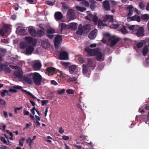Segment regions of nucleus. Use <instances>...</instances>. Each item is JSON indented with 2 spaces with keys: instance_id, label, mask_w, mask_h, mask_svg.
<instances>
[{
  "instance_id": "nucleus-1",
  "label": "nucleus",
  "mask_w": 149,
  "mask_h": 149,
  "mask_svg": "<svg viewBox=\"0 0 149 149\" xmlns=\"http://www.w3.org/2000/svg\"><path fill=\"white\" fill-rule=\"evenodd\" d=\"M47 74L49 76H52L56 74L57 75H59L62 78L64 77V74L61 71L57 70L52 67H48L46 69Z\"/></svg>"
},
{
  "instance_id": "nucleus-2",
  "label": "nucleus",
  "mask_w": 149,
  "mask_h": 149,
  "mask_svg": "<svg viewBox=\"0 0 149 149\" xmlns=\"http://www.w3.org/2000/svg\"><path fill=\"white\" fill-rule=\"evenodd\" d=\"M84 50L87 52L88 56H95L97 54L99 51V49L97 48L91 49L89 47H86Z\"/></svg>"
},
{
  "instance_id": "nucleus-3",
  "label": "nucleus",
  "mask_w": 149,
  "mask_h": 149,
  "mask_svg": "<svg viewBox=\"0 0 149 149\" xmlns=\"http://www.w3.org/2000/svg\"><path fill=\"white\" fill-rule=\"evenodd\" d=\"M62 40L61 36L59 35H57L54 40V44L55 48L57 49L58 48L60 42Z\"/></svg>"
},
{
  "instance_id": "nucleus-4",
  "label": "nucleus",
  "mask_w": 149,
  "mask_h": 149,
  "mask_svg": "<svg viewBox=\"0 0 149 149\" xmlns=\"http://www.w3.org/2000/svg\"><path fill=\"white\" fill-rule=\"evenodd\" d=\"M25 40L27 43L31 44L33 46H35L36 44V40L32 37H26L25 38Z\"/></svg>"
},
{
  "instance_id": "nucleus-5",
  "label": "nucleus",
  "mask_w": 149,
  "mask_h": 149,
  "mask_svg": "<svg viewBox=\"0 0 149 149\" xmlns=\"http://www.w3.org/2000/svg\"><path fill=\"white\" fill-rule=\"evenodd\" d=\"M113 16L107 15L102 16V20L104 22H106L108 21L109 22L113 23Z\"/></svg>"
},
{
  "instance_id": "nucleus-6",
  "label": "nucleus",
  "mask_w": 149,
  "mask_h": 149,
  "mask_svg": "<svg viewBox=\"0 0 149 149\" xmlns=\"http://www.w3.org/2000/svg\"><path fill=\"white\" fill-rule=\"evenodd\" d=\"M104 38L101 41L102 43L104 44H106L107 42V40L106 39V37H108L109 38L108 41H111L112 39L115 38V36H113L112 37H111V35L109 33H106L103 34Z\"/></svg>"
},
{
  "instance_id": "nucleus-7",
  "label": "nucleus",
  "mask_w": 149,
  "mask_h": 149,
  "mask_svg": "<svg viewBox=\"0 0 149 149\" xmlns=\"http://www.w3.org/2000/svg\"><path fill=\"white\" fill-rule=\"evenodd\" d=\"M87 63L86 65H87V66L89 68H91L93 69H94L96 66V63L94 61L93 59L88 58L87 59Z\"/></svg>"
},
{
  "instance_id": "nucleus-8",
  "label": "nucleus",
  "mask_w": 149,
  "mask_h": 149,
  "mask_svg": "<svg viewBox=\"0 0 149 149\" xmlns=\"http://www.w3.org/2000/svg\"><path fill=\"white\" fill-rule=\"evenodd\" d=\"M125 9L128 11V13L127 16V17L130 18L133 14L134 8L132 6L128 5L125 7Z\"/></svg>"
},
{
  "instance_id": "nucleus-9",
  "label": "nucleus",
  "mask_w": 149,
  "mask_h": 149,
  "mask_svg": "<svg viewBox=\"0 0 149 149\" xmlns=\"http://www.w3.org/2000/svg\"><path fill=\"white\" fill-rule=\"evenodd\" d=\"M102 6L105 10L109 11L110 10V6L109 1L105 0L102 3Z\"/></svg>"
},
{
  "instance_id": "nucleus-10",
  "label": "nucleus",
  "mask_w": 149,
  "mask_h": 149,
  "mask_svg": "<svg viewBox=\"0 0 149 149\" xmlns=\"http://www.w3.org/2000/svg\"><path fill=\"white\" fill-rule=\"evenodd\" d=\"M68 53L65 51H63L60 53L59 59L61 60H67L68 59Z\"/></svg>"
},
{
  "instance_id": "nucleus-11",
  "label": "nucleus",
  "mask_w": 149,
  "mask_h": 149,
  "mask_svg": "<svg viewBox=\"0 0 149 149\" xmlns=\"http://www.w3.org/2000/svg\"><path fill=\"white\" fill-rule=\"evenodd\" d=\"M144 28L142 27H140L137 30L136 33V36L138 37L143 36H144Z\"/></svg>"
},
{
  "instance_id": "nucleus-12",
  "label": "nucleus",
  "mask_w": 149,
  "mask_h": 149,
  "mask_svg": "<svg viewBox=\"0 0 149 149\" xmlns=\"http://www.w3.org/2000/svg\"><path fill=\"white\" fill-rule=\"evenodd\" d=\"M67 15L69 19H73L75 15L74 10L71 9L69 10L67 12Z\"/></svg>"
},
{
  "instance_id": "nucleus-13",
  "label": "nucleus",
  "mask_w": 149,
  "mask_h": 149,
  "mask_svg": "<svg viewBox=\"0 0 149 149\" xmlns=\"http://www.w3.org/2000/svg\"><path fill=\"white\" fill-rule=\"evenodd\" d=\"M0 67L2 70H3L5 72L7 73H10L11 72L10 69L7 66L3 64L0 63Z\"/></svg>"
},
{
  "instance_id": "nucleus-14",
  "label": "nucleus",
  "mask_w": 149,
  "mask_h": 149,
  "mask_svg": "<svg viewBox=\"0 0 149 149\" xmlns=\"http://www.w3.org/2000/svg\"><path fill=\"white\" fill-rule=\"evenodd\" d=\"M54 17L56 20H59L63 18V15L61 12H57L55 13Z\"/></svg>"
},
{
  "instance_id": "nucleus-15",
  "label": "nucleus",
  "mask_w": 149,
  "mask_h": 149,
  "mask_svg": "<svg viewBox=\"0 0 149 149\" xmlns=\"http://www.w3.org/2000/svg\"><path fill=\"white\" fill-rule=\"evenodd\" d=\"M13 88H10L9 90V92H10L12 93H16L17 92V91L16 90L22 89V86H19L18 85L14 86L13 87Z\"/></svg>"
},
{
  "instance_id": "nucleus-16",
  "label": "nucleus",
  "mask_w": 149,
  "mask_h": 149,
  "mask_svg": "<svg viewBox=\"0 0 149 149\" xmlns=\"http://www.w3.org/2000/svg\"><path fill=\"white\" fill-rule=\"evenodd\" d=\"M82 67L83 74L84 75L89 74L88 69L90 68L87 66V65L84 64L82 65Z\"/></svg>"
},
{
  "instance_id": "nucleus-17",
  "label": "nucleus",
  "mask_w": 149,
  "mask_h": 149,
  "mask_svg": "<svg viewBox=\"0 0 149 149\" xmlns=\"http://www.w3.org/2000/svg\"><path fill=\"white\" fill-rule=\"evenodd\" d=\"M84 32L82 25L81 24H80L79 26L78 29L76 31L77 34L79 35H81Z\"/></svg>"
},
{
  "instance_id": "nucleus-18",
  "label": "nucleus",
  "mask_w": 149,
  "mask_h": 149,
  "mask_svg": "<svg viewBox=\"0 0 149 149\" xmlns=\"http://www.w3.org/2000/svg\"><path fill=\"white\" fill-rule=\"evenodd\" d=\"M34 50V48L32 46H29L26 48V52L27 55L31 54Z\"/></svg>"
},
{
  "instance_id": "nucleus-19",
  "label": "nucleus",
  "mask_w": 149,
  "mask_h": 149,
  "mask_svg": "<svg viewBox=\"0 0 149 149\" xmlns=\"http://www.w3.org/2000/svg\"><path fill=\"white\" fill-rule=\"evenodd\" d=\"M50 46V43L47 40L43 41L42 42L41 46L44 48L46 49L49 47Z\"/></svg>"
},
{
  "instance_id": "nucleus-20",
  "label": "nucleus",
  "mask_w": 149,
  "mask_h": 149,
  "mask_svg": "<svg viewBox=\"0 0 149 149\" xmlns=\"http://www.w3.org/2000/svg\"><path fill=\"white\" fill-rule=\"evenodd\" d=\"M119 40L120 38H116L113 40L112 39L111 40V42L109 44L110 46L111 47H113L117 44V42Z\"/></svg>"
},
{
  "instance_id": "nucleus-21",
  "label": "nucleus",
  "mask_w": 149,
  "mask_h": 149,
  "mask_svg": "<svg viewBox=\"0 0 149 149\" xmlns=\"http://www.w3.org/2000/svg\"><path fill=\"white\" fill-rule=\"evenodd\" d=\"M96 36V33L95 31H91L88 35V37L91 40L94 39Z\"/></svg>"
},
{
  "instance_id": "nucleus-22",
  "label": "nucleus",
  "mask_w": 149,
  "mask_h": 149,
  "mask_svg": "<svg viewBox=\"0 0 149 149\" xmlns=\"http://www.w3.org/2000/svg\"><path fill=\"white\" fill-rule=\"evenodd\" d=\"M32 74H33L32 79L33 82L36 85H37V72H34L33 74H30L29 75L31 76Z\"/></svg>"
},
{
  "instance_id": "nucleus-23",
  "label": "nucleus",
  "mask_w": 149,
  "mask_h": 149,
  "mask_svg": "<svg viewBox=\"0 0 149 149\" xmlns=\"http://www.w3.org/2000/svg\"><path fill=\"white\" fill-rule=\"evenodd\" d=\"M29 116L31 120H34V123L35 124H33L34 127H35L36 126V127H37V116H35V118L34 116L32 115L31 114L29 115Z\"/></svg>"
},
{
  "instance_id": "nucleus-24",
  "label": "nucleus",
  "mask_w": 149,
  "mask_h": 149,
  "mask_svg": "<svg viewBox=\"0 0 149 149\" xmlns=\"http://www.w3.org/2000/svg\"><path fill=\"white\" fill-rule=\"evenodd\" d=\"M97 55L96 57V59L98 61H103L104 59L102 58V55L101 52H99L96 54Z\"/></svg>"
},
{
  "instance_id": "nucleus-25",
  "label": "nucleus",
  "mask_w": 149,
  "mask_h": 149,
  "mask_svg": "<svg viewBox=\"0 0 149 149\" xmlns=\"http://www.w3.org/2000/svg\"><path fill=\"white\" fill-rule=\"evenodd\" d=\"M90 2L91 3L90 8L93 11L96 6L95 4L97 3V2L94 0H90Z\"/></svg>"
},
{
  "instance_id": "nucleus-26",
  "label": "nucleus",
  "mask_w": 149,
  "mask_h": 149,
  "mask_svg": "<svg viewBox=\"0 0 149 149\" xmlns=\"http://www.w3.org/2000/svg\"><path fill=\"white\" fill-rule=\"evenodd\" d=\"M17 31L21 35L24 34L25 32V29L20 26H18L17 27Z\"/></svg>"
},
{
  "instance_id": "nucleus-27",
  "label": "nucleus",
  "mask_w": 149,
  "mask_h": 149,
  "mask_svg": "<svg viewBox=\"0 0 149 149\" xmlns=\"http://www.w3.org/2000/svg\"><path fill=\"white\" fill-rule=\"evenodd\" d=\"M28 31L30 35L33 36H36L37 33L35 30L33 28H30L28 29Z\"/></svg>"
},
{
  "instance_id": "nucleus-28",
  "label": "nucleus",
  "mask_w": 149,
  "mask_h": 149,
  "mask_svg": "<svg viewBox=\"0 0 149 149\" xmlns=\"http://www.w3.org/2000/svg\"><path fill=\"white\" fill-rule=\"evenodd\" d=\"M129 18L131 20L136 21L138 22H140L141 20V17L136 15L132 17H130Z\"/></svg>"
},
{
  "instance_id": "nucleus-29",
  "label": "nucleus",
  "mask_w": 149,
  "mask_h": 149,
  "mask_svg": "<svg viewBox=\"0 0 149 149\" xmlns=\"http://www.w3.org/2000/svg\"><path fill=\"white\" fill-rule=\"evenodd\" d=\"M39 27H40V30H38V36L41 37L44 35L45 30L43 27H40V26Z\"/></svg>"
},
{
  "instance_id": "nucleus-30",
  "label": "nucleus",
  "mask_w": 149,
  "mask_h": 149,
  "mask_svg": "<svg viewBox=\"0 0 149 149\" xmlns=\"http://www.w3.org/2000/svg\"><path fill=\"white\" fill-rule=\"evenodd\" d=\"M83 27V29L85 33H88L90 30L91 26L89 24H87L84 26Z\"/></svg>"
},
{
  "instance_id": "nucleus-31",
  "label": "nucleus",
  "mask_w": 149,
  "mask_h": 149,
  "mask_svg": "<svg viewBox=\"0 0 149 149\" xmlns=\"http://www.w3.org/2000/svg\"><path fill=\"white\" fill-rule=\"evenodd\" d=\"M97 24L99 27L101 29L103 28V27H104V26H107V25L106 24H104L103 23V21L100 19H99L98 21Z\"/></svg>"
},
{
  "instance_id": "nucleus-32",
  "label": "nucleus",
  "mask_w": 149,
  "mask_h": 149,
  "mask_svg": "<svg viewBox=\"0 0 149 149\" xmlns=\"http://www.w3.org/2000/svg\"><path fill=\"white\" fill-rule=\"evenodd\" d=\"M77 68L75 65H71L69 67V72L70 74H72Z\"/></svg>"
},
{
  "instance_id": "nucleus-33",
  "label": "nucleus",
  "mask_w": 149,
  "mask_h": 149,
  "mask_svg": "<svg viewBox=\"0 0 149 149\" xmlns=\"http://www.w3.org/2000/svg\"><path fill=\"white\" fill-rule=\"evenodd\" d=\"M77 24L76 23H70L69 25L70 29H72L76 30L77 29Z\"/></svg>"
},
{
  "instance_id": "nucleus-34",
  "label": "nucleus",
  "mask_w": 149,
  "mask_h": 149,
  "mask_svg": "<svg viewBox=\"0 0 149 149\" xmlns=\"http://www.w3.org/2000/svg\"><path fill=\"white\" fill-rule=\"evenodd\" d=\"M44 80L41 75L38 73V86L40 85L41 82L43 81Z\"/></svg>"
},
{
  "instance_id": "nucleus-35",
  "label": "nucleus",
  "mask_w": 149,
  "mask_h": 149,
  "mask_svg": "<svg viewBox=\"0 0 149 149\" xmlns=\"http://www.w3.org/2000/svg\"><path fill=\"white\" fill-rule=\"evenodd\" d=\"M22 91L24 93H26L27 94L29 95V96H30L33 99H36V97L31 93H30L28 91L26 90L22 89Z\"/></svg>"
},
{
  "instance_id": "nucleus-36",
  "label": "nucleus",
  "mask_w": 149,
  "mask_h": 149,
  "mask_svg": "<svg viewBox=\"0 0 149 149\" xmlns=\"http://www.w3.org/2000/svg\"><path fill=\"white\" fill-rule=\"evenodd\" d=\"M148 47L146 46H144L142 51V53L144 56H146L148 53Z\"/></svg>"
},
{
  "instance_id": "nucleus-37",
  "label": "nucleus",
  "mask_w": 149,
  "mask_h": 149,
  "mask_svg": "<svg viewBox=\"0 0 149 149\" xmlns=\"http://www.w3.org/2000/svg\"><path fill=\"white\" fill-rule=\"evenodd\" d=\"M24 81L26 83L29 84H32V81L31 79L28 77H25L24 78Z\"/></svg>"
},
{
  "instance_id": "nucleus-38",
  "label": "nucleus",
  "mask_w": 149,
  "mask_h": 149,
  "mask_svg": "<svg viewBox=\"0 0 149 149\" xmlns=\"http://www.w3.org/2000/svg\"><path fill=\"white\" fill-rule=\"evenodd\" d=\"M14 74L16 76L20 78H22L23 77L22 72L20 71H18Z\"/></svg>"
},
{
  "instance_id": "nucleus-39",
  "label": "nucleus",
  "mask_w": 149,
  "mask_h": 149,
  "mask_svg": "<svg viewBox=\"0 0 149 149\" xmlns=\"http://www.w3.org/2000/svg\"><path fill=\"white\" fill-rule=\"evenodd\" d=\"M46 33L49 34H54L55 33V30L53 28H51L47 29L46 31Z\"/></svg>"
},
{
  "instance_id": "nucleus-40",
  "label": "nucleus",
  "mask_w": 149,
  "mask_h": 149,
  "mask_svg": "<svg viewBox=\"0 0 149 149\" xmlns=\"http://www.w3.org/2000/svg\"><path fill=\"white\" fill-rule=\"evenodd\" d=\"M144 43V41L139 42L137 44L136 47L139 49L141 48L143 46Z\"/></svg>"
},
{
  "instance_id": "nucleus-41",
  "label": "nucleus",
  "mask_w": 149,
  "mask_h": 149,
  "mask_svg": "<svg viewBox=\"0 0 149 149\" xmlns=\"http://www.w3.org/2000/svg\"><path fill=\"white\" fill-rule=\"evenodd\" d=\"M77 10L80 12H83L86 10V8L83 7H81L79 6H77L76 7Z\"/></svg>"
},
{
  "instance_id": "nucleus-42",
  "label": "nucleus",
  "mask_w": 149,
  "mask_h": 149,
  "mask_svg": "<svg viewBox=\"0 0 149 149\" xmlns=\"http://www.w3.org/2000/svg\"><path fill=\"white\" fill-rule=\"evenodd\" d=\"M27 45V43L25 42H21L20 44V47L22 49L24 48Z\"/></svg>"
},
{
  "instance_id": "nucleus-43",
  "label": "nucleus",
  "mask_w": 149,
  "mask_h": 149,
  "mask_svg": "<svg viewBox=\"0 0 149 149\" xmlns=\"http://www.w3.org/2000/svg\"><path fill=\"white\" fill-rule=\"evenodd\" d=\"M142 19L144 20H148L149 18V16L147 14H145L143 15H141V17Z\"/></svg>"
},
{
  "instance_id": "nucleus-44",
  "label": "nucleus",
  "mask_w": 149,
  "mask_h": 149,
  "mask_svg": "<svg viewBox=\"0 0 149 149\" xmlns=\"http://www.w3.org/2000/svg\"><path fill=\"white\" fill-rule=\"evenodd\" d=\"M26 142L27 143H29L30 147L31 146V144L33 143L32 140H31V138L30 137L28 138L26 140Z\"/></svg>"
},
{
  "instance_id": "nucleus-45",
  "label": "nucleus",
  "mask_w": 149,
  "mask_h": 149,
  "mask_svg": "<svg viewBox=\"0 0 149 149\" xmlns=\"http://www.w3.org/2000/svg\"><path fill=\"white\" fill-rule=\"evenodd\" d=\"M67 26L66 24L64 23H62L61 25V30H63L66 29H67Z\"/></svg>"
},
{
  "instance_id": "nucleus-46",
  "label": "nucleus",
  "mask_w": 149,
  "mask_h": 149,
  "mask_svg": "<svg viewBox=\"0 0 149 149\" xmlns=\"http://www.w3.org/2000/svg\"><path fill=\"white\" fill-rule=\"evenodd\" d=\"M31 65L35 70H37V61L33 63Z\"/></svg>"
},
{
  "instance_id": "nucleus-47",
  "label": "nucleus",
  "mask_w": 149,
  "mask_h": 149,
  "mask_svg": "<svg viewBox=\"0 0 149 149\" xmlns=\"http://www.w3.org/2000/svg\"><path fill=\"white\" fill-rule=\"evenodd\" d=\"M6 93L8 94V95H9L8 94V92L7 90H3V91L1 92V96L2 97H4L5 96Z\"/></svg>"
},
{
  "instance_id": "nucleus-48",
  "label": "nucleus",
  "mask_w": 149,
  "mask_h": 149,
  "mask_svg": "<svg viewBox=\"0 0 149 149\" xmlns=\"http://www.w3.org/2000/svg\"><path fill=\"white\" fill-rule=\"evenodd\" d=\"M3 29L5 30V32H7L9 29V26L7 24L4 25Z\"/></svg>"
},
{
  "instance_id": "nucleus-49",
  "label": "nucleus",
  "mask_w": 149,
  "mask_h": 149,
  "mask_svg": "<svg viewBox=\"0 0 149 149\" xmlns=\"http://www.w3.org/2000/svg\"><path fill=\"white\" fill-rule=\"evenodd\" d=\"M45 3L51 6H53L54 4V3L50 1H47L45 2Z\"/></svg>"
},
{
  "instance_id": "nucleus-50",
  "label": "nucleus",
  "mask_w": 149,
  "mask_h": 149,
  "mask_svg": "<svg viewBox=\"0 0 149 149\" xmlns=\"http://www.w3.org/2000/svg\"><path fill=\"white\" fill-rule=\"evenodd\" d=\"M110 26L111 28H112L116 29L119 27V25L118 24H113L111 25Z\"/></svg>"
},
{
  "instance_id": "nucleus-51",
  "label": "nucleus",
  "mask_w": 149,
  "mask_h": 149,
  "mask_svg": "<svg viewBox=\"0 0 149 149\" xmlns=\"http://www.w3.org/2000/svg\"><path fill=\"white\" fill-rule=\"evenodd\" d=\"M46 138L47 139H45V141H46L48 142L49 143H51L52 142V141L51 140H50L49 139H53L52 138L51 136H48L46 137Z\"/></svg>"
},
{
  "instance_id": "nucleus-52",
  "label": "nucleus",
  "mask_w": 149,
  "mask_h": 149,
  "mask_svg": "<svg viewBox=\"0 0 149 149\" xmlns=\"http://www.w3.org/2000/svg\"><path fill=\"white\" fill-rule=\"evenodd\" d=\"M82 5L87 7H89V5L88 2L85 0L82 2Z\"/></svg>"
},
{
  "instance_id": "nucleus-53",
  "label": "nucleus",
  "mask_w": 149,
  "mask_h": 149,
  "mask_svg": "<svg viewBox=\"0 0 149 149\" xmlns=\"http://www.w3.org/2000/svg\"><path fill=\"white\" fill-rule=\"evenodd\" d=\"M77 79L76 77H73L68 79V81L69 82H73L76 81Z\"/></svg>"
},
{
  "instance_id": "nucleus-54",
  "label": "nucleus",
  "mask_w": 149,
  "mask_h": 149,
  "mask_svg": "<svg viewBox=\"0 0 149 149\" xmlns=\"http://www.w3.org/2000/svg\"><path fill=\"white\" fill-rule=\"evenodd\" d=\"M66 91L68 94H74L73 90L71 89H68L66 90Z\"/></svg>"
},
{
  "instance_id": "nucleus-55",
  "label": "nucleus",
  "mask_w": 149,
  "mask_h": 149,
  "mask_svg": "<svg viewBox=\"0 0 149 149\" xmlns=\"http://www.w3.org/2000/svg\"><path fill=\"white\" fill-rule=\"evenodd\" d=\"M92 19L93 22H97L98 21V17L96 16H93Z\"/></svg>"
},
{
  "instance_id": "nucleus-56",
  "label": "nucleus",
  "mask_w": 149,
  "mask_h": 149,
  "mask_svg": "<svg viewBox=\"0 0 149 149\" xmlns=\"http://www.w3.org/2000/svg\"><path fill=\"white\" fill-rule=\"evenodd\" d=\"M139 6L142 9H143L145 7L144 4L142 2H140L139 4Z\"/></svg>"
},
{
  "instance_id": "nucleus-57",
  "label": "nucleus",
  "mask_w": 149,
  "mask_h": 149,
  "mask_svg": "<svg viewBox=\"0 0 149 149\" xmlns=\"http://www.w3.org/2000/svg\"><path fill=\"white\" fill-rule=\"evenodd\" d=\"M22 108V106L20 107H16L14 109L15 113V114H17V111L20 110Z\"/></svg>"
},
{
  "instance_id": "nucleus-58",
  "label": "nucleus",
  "mask_w": 149,
  "mask_h": 149,
  "mask_svg": "<svg viewBox=\"0 0 149 149\" xmlns=\"http://www.w3.org/2000/svg\"><path fill=\"white\" fill-rule=\"evenodd\" d=\"M27 2L31 4H35L36 2V0H26Z\"/></svg>"
},
{
  "instance_id": "nucleus-59",
  "label": "nucleus",
  "mask_w": 149,
  "mask_h": 149,
  "mask_svg": "<svg viewBox=\"0 0 149 149\" xmlns=\"http://www.w3.org/2000/svg\"><path fill=\"white\" fill-rule=\"evenodd\" d=\"M48 100H45L41 101V104L42 106H44L48 102Z\"/></svg>"
},
{
  "instance_id": "nucleus-60",
  "label": "nucleus",
  "mask_w": 149,
  "mask_h": 149,
  "mask_svg": "<svg viewBox=\"0 0 149 149\" xmlns=\"http://www.w3.org/2000/svg\"><path fill=\"white\" fill-rule=\"evenodd\" d=\"M78 59L79 61L81 63H84V60L83 58L81 56H79L78 58Z\"/></svg>"
},
{
  "instance_id": "nucleus-61",
  "label": "nucleus",
  "mask_w": 149,
  "mask_h": 149,
  "mask_svg": "<svg viewBox=\"0 0 149 149\" xmlns=\"http://www.w3.org/2000/svg\"><path fill=\"white\" fill-rule=\"evenodd\" d=\"M134 25H132L130 26H128V29H129L130 31L134 30Z\"/></svg>"
},
{
  "instance_id": "nucleus-62",
  "label": "nucleus",
  "mask_w": 149,
  "mask_h": 149,
  "mask_svg": "<svg viewBox=\"0 0 149 149\" xmlns=\"http://www.w3.org/2000/svg\"><path fill=\"white\" fill-rule=\"evenodd\" d=\"M120 31H121L124 34H125L127 33L126 30L125 28L120 29Z\"/></svg>"
},
{
  "instance_id": "nucleus-63",
  "label": "nucleus",
  "mask_w": 149,
  "mask_h": 149,
  "mask_svg": "<svg viewBox=\"0 0 149 149\" xmlns=\"http://www.w3.org/2000/svg\"><path fill=\"white\" fill-rule=\"evenodd\" d=\"M6 104L5 101L3 99H0V104L1 105H5Z\"/></svg>"
},
{
  "instance_id": "nucleus-64",
  "label": "nucleus",
  "mask_w": 149,
  "mask_h": 149,
  "mask_svg": "<svg viewBox=\"0 0 149 149\" xmlns=\"http://www.w3.org/2000/svg\"><path fill=\"white\" fill-rule=\"evenodd\" d=\"M0 139L1 140V141L2 142H3L5 144H7V142L5 138H4L3 137H0Z\"/></svg>"
}]
</instances>
